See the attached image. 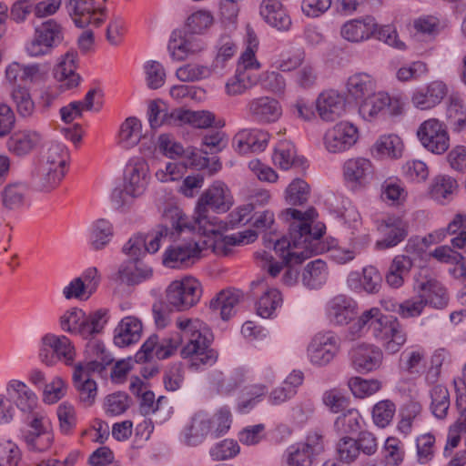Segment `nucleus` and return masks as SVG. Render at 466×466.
<instances>
[{
    "instance_id": "9",
    "label": "nucleus",
    "mask_w": 466,
    "mask_h": 466,
    "mask_svg": "<svg viewBox=\"0 0 466 466\" xmlns=\"http://www.w3.org/2000/svg\"><path fill=\"white\" fill-rule=\"evenodd\" d=\"M358 139V127L349 121H340L326 130L323 144L329 153L337 154L349 150Z\"/></svg>"
},
{
    "instance_id": "18",
    "label": "nucleus",
    "mask_w": 466,
    "mask_h": 466,
    "mask_svg": "<svg viewBox=\"0 0 466 466\" xmlns=\"http://www.w3.org/2000/svg\"><path fill=\"white\" fill-rule=\"evenodd\" d=\"M77 67V53L76 51L66 52L54 68V77L64 90L76 87L81 80L80 76L76 72Z\"/></svg>"
},
{
    "instance_id": "7",
    "label": "nucleus",
    "mask_w": 466,
    "mask_h": 466,
    "mask_svg": "<svg viewBox=\"0 0 466 466\" xmlns=\"http://www.w3.org/2000/svg\"><path fill=\"white\" fill-rule=\"evenodd\" d=\"M166 301L177 311L187 310L200 299L202 289L200 282L193 277H186L172 281L166 291Z\"/></svg>"
},
{
    "instance_id": "2",
    "label": "nucleus",
    "mask_w": 466,
    "mask_h": 466,
    "mask_svg": "<svg viewBox=\"0 0 466 466\" xmlns=\"http://www.w3.org/2000/svg\"><path fill=\"white\" fill-rule=\"evenodd\" d=\"M286 216L293 219L289 225V238H279L275 231L265 233L263 242L266 248H273L284 262L290 264L295 258L296 263H302L314 252V243L325 233L326 227L321 222H315L317 212L311 208L305 212L288 208Z\"/></svg>"
},
{
    "instance_id": "6",
    "label": "nucleus",
    "mask_w": 466,
    "mask_h": 466,
    "mask_svg": "<svg viewBox=\"0 0 466 466\" xmlns=\"http://www.w3.org/2000/svg\"><path fill=\"white\" fill-rule=\"evenodd\" d=\"M164 223L146 236L147 253H156L160 247V240L169 237L176 238L183 232H192V223L184 212L177 208H169L165 210L163 216Z\"/></svg>"
},
{
    "instance_id": "46",
    "label": "nucleus",
    "mask_w": 466,
    "mask_h": 466,
    "mask_svg": "<svg viewBox=\"0 0 466 466\" xmlns=\"http://www.w3.org/2000/svg\"><path fill=\"white\" fill-rule=\"evenodd\" d=\"M447 120L454 132H461L466 127V107L463 100L456 96H451L447 106Z\"/></svg>"
},
{
    "instance_id": "61",
    "label": "nucleus",
    "mask_w": 466,
    "mask_h": 466,
    "mask_svg": "<svg viewBox=\"0 0 466 466\" xmlns=\"http://www.w3.org/2000/svg\"><path fill=\"white\" fill-rule=\"evenodd\" d=\"M314 457L298 443L286 451L287 466H311Z\"/></svg>"
},
{
    "instance_id": "43",
    "label": "nucleus",
    "mask_w": 466,
    "mask_h": 466,
    "mask_svg": "<svg viewBox=\"0 0 466 466\" xmlns=\"http://www.w3.org/2000/svg\"><path fill=\"white\" fill-rule=\"evenodd\" d=\"M42 341L53 348L56 361L61 360L66 364L73 362L76 354L75 348L68 338L66 336L46 335Z\"/></svg>"
},
{
    "instance_id": "5",
    "label": "nucleus",
    "mask_w": 466,
    "mask_h": 466,
    "mask_svg": "<svg viewBox=\"0 0 466 466\" xmlns=\"http://www.w3.org/2000/svg\"><path fill=\"white\" fill-rule=\"evenodd\" d=\"M107 322L106 311L98 309L86 315L82 309L73 308L60 318V326L64 331L89 339L102 332Z\"/></svg>"
},
{
    "instance_id": "36",
    "label": "nucleus",
    "mask_w": 466,
    "mask_h": 466,
    "mask_svg": "<svg viewBox=\"0 0 466 466\" xmlns=\"http://www.w3.org/2000/svg\"><path fill=\"white\" fill-rule=\"evenodd\" d=\"M272 159L275 165L282 169H289L292 167H303L306 159L296 156L294 145L287 140H281L275 147Z\"/></svg>"
},
{
    "instance_id": "16",
    "label": "nucleus",
    "mask_w": 466,
    "mask_h": 466,
    "mask_svg": "<svg viewBox=\"0 0 466 466\" xmlns=\"http://www.w3.org/2000/svg\"><path fill=\"white\" fill-rule=\"evenodd\" d=\"M247 112L256 122L268 124L276 122L281 116L282 108L277 99L260 96L248 101Z\"/></svg>"
},
{
    "instance_id": "40",
    "label": "nucleus",
    "mask_w": 466,
    "mask_h": 466,
    "mask_svg": "<svg viewBox=\"0 0 466 466\" xmlns=\"http://www.w3.org/2000/svg\"><path fill=\"white\" fill-rule=\"evenodd\" d=\"M153 270L150 267L144 266L136 262L135 265L132 263L122 265L116 275L117 279L121 283L127 285H137L152 277Z\"/></svg>"
},
{
    "instance_id": "24",
    "label": "nucleus",
    "mask_w": 466,
    "mask_h": 466,
    "mask_svg": "<svg viewBox=\"0 0 466 466\" xmlns=\"http://www.w3.org/2000/svg\"><path fill=\"white\" fill-rule=\"evenodd\" d=\"M420 297L425 299L426 305L436 309H443L448 304V295L443 285L435 279L417 281L415 285Z\"/></svg>"
},
{
    "instance_id": "30",
    "label": "nucleus",
    "mask_w": 466,
    "mask_h": 466,
    "mask_svg": "<svg viewBox=\"0 0 466 466\" xmlns=\"http://www.w3.org/2000/svg\"><path fill=\"white\" fill-rule=\"evenodd\" d=\"M377 85L375 79L366 73H357L348 78L346 89L348 96L358 103L373 95Z\"/></svg>"
},
{
    "instance_id": "58",
    "label": "nucleus",
    "mask_w": 466,
    "mask_h": 466,
    "mask_svg": "<svg viewBox=\"0 0 466 466\" xmlns=\"http://www.w3.org/2000/svg\"><path fill=\"white\" fill-rule=\"evenodd\" d=\"M349 387L355 397L363 399L376 393L380 389V382L354 377L349 380Z\"/></svg>"
},
{
    "instance_id": "59",
    "label": "nucleus",
    "mask_w": 466,
    "mask_h": 466,
    "mask_svg": "<svg viewBox=\"0 0 466 466\" xmlns=\"http://www.w3.org/2000/svg\"><path fill=\"white\" fill-rule=\"evenodd\" d=\"M35 30L51 46V50L64 39L62 26L53 19L43 23Z\"/></svg>"
},
{
    "instance_id": "13",
    "label": "nucleus",
    "mask_w": 466,
    "mask_h": 466,
    "mask_svg": "<svg viewBox=\"0 0 466 466\" xmlns=\"http://www.w3.org/2000/svg\"><path fill=\"white\" fill-rule=\"evenodd\" d=\"M374 167L366 157H352L343 164V177L353 188L365 187L372 178Z\"/></svg>"
},
{
    "instance_id": "21",
    "label": "nucleus",
    "mask_w": 466,
    "mask_h": 466,
    "mask_svg": "<svg viewBox=\"0 0 466 466\" xmlns=\"http://www.w3.org/2000/svg\"><path fill=\"white\" fill-rule=\"evenodd\" d=\"M447 94V86L441 81H432L423 87L417 88L411 96L413 106L427 110L439 105Z\"/></svg>"
},
{
    "instance_id": "50",
    "label": "nucleus",
    "mask_w": 466,
    "mask_h": 466,
    "mask_svg": "<svg viewBox=\"0 0 466 466\" xmlns=\"http://www.w3.org/2000/svg\"><path fill=\"white\" fill-rule=\"evenodd\" d=\"M11 98L15 106L17 113L27 117L35 111V103L31 97L28 88L22 86H15L11 90Z\"/></svg>"
},
{
    "instance_id": "62",
    "label": "nucleus",
    "mask_w": 466,
    "mask_h": 466,
    "mask_svg": "<svg viewBox=\"0 0 466 466\" xmlns=\"http://www.w3.org/2000/svg\"><path fill=\"white\" fill-rule=\"evenodd\" d=\"M129 407V398L124 392H116L108 395L105 401L106 414L116 416L124 413Z\"/></svg>"
},
{
    "instance_id": "3",
    "label": "nucleus",
    "mask_w": 466,
    "mask_h": 466,
    "mask_svg": "<svg viewBox=\"0 0 466 466\" xmlns=\"http://www.w3.org/2000/svg\"><path fill=\"white\" fill-rule=\"evenodd\" d=\"M231 206L232 198L228 187L220 181L214 182L198 200L195 216L189 218L192 230L207 237L221 235L225 225L216 216H211L209 211L225 213Z\"/></svg>"
},
{
    "instance_id": "57",
    "label": "nucleus",
    "mask_w": 466,
    "mask_h": 466,
    "mask_svg": "<svg viewBox=\"0 0 466 466\" xmlns=\"http://www.w3.org/2000/svg\"><path fill=\"white\" fill-rule=\"evenodd\" d=\"M396 411L395 404L390 400H380L376 403L372 410V419L374 423L384 428L391 421Z\"/></svg>"
},
{
    "instance_id": "41",
    "label": "nucleus",
    "mask_w": 466,
    "mask_h": 466,
    "mask_svg": "<svg viewBox=\"0 0 466 466\" xmlns=\"http://www.w3.org/2000/svg\"><path fill=\"white\" fill-rule=\"evenodd\" d=\"M73 384L78 393L80 402L86 406H92L97 395V384L94 380L86 378V374L77 371L73 373Z\"/></svg>"
},
{
    "instance_id": "34",
    "label": "nucleus",
    "mask_w": 466,
    "mask_h": 466,
    "mask_svg": "<svg viewBox=\"0 0 466 466\" xmlns=\"http://www.w3.org/2000/svg\"><path fill=\"white\" fill-rule=\"evenodd\" d=\"M209 416L204 412L196 413L190 424L184 430V439L187 445L195 446L201 443L210 432Z\"/></svg>"
},
{
    "instance_id": "20",
    "label": "nucleus",
    "mask_w": 466,
    "mask_h": 466,
    "mask_svg": "<svg viewBox=\"0 0 466 466\" xmlns=\"http://www.w3.org/2000/svg\"><path fill=\"white\" fill-rule=\"evenodd\" d=\"M147 185V165L141 160L129 163L126 169V183L124 190L117 194L124 193L133 198L141 196Z\"/></svg>"
},
{
    "instance_id": "1",
    "label": "nucleus",
    "mask_w": 466,
    "mask_h": 466,
    "mask_svg": "<svg viewBox=\"0 0 466 466\" xmlns=\"http://www.w3.org/2000/svg\"><path fill=\"white\" fill-rule=\"evenodd\" d=\"M176 337L159 340L156 334L151 335L135 355L137 363H143L155 355L158 360L172 356L179 345L185 342L180 355L190 360V366L196 370L203 366H212L218 360V352L210 345L212 334L208 326L198 319L177 318Z\"/></svg>"
},
{
    "instance_id": "63",
    "label": "nucleus",
    "mask_w": 466,
    "mask_h": 466,
    "mask_svg": "<svg viewBox=\"0 0 466 466\" xmlns=\"http://www.w3.org/2000/svg\"><path fill=\"white\" fill-rule=\"evenodd\" d=\"M337 452L339 460L345 463L354 461L360 453L356 440L350 437H343L339 441Z\"/></svg>"
},
{
    "instance_id": "23",
    "label": "nucleus",
    "mask_w": 466,
    "mask_h": 466,
    "mask_svg": "<svg viewBox=\"0 0 466 466\" xmlns=\"http://www.w3.org/2000/svg\"><path fill=\"white\" fill-rule=\"evenodd\" d=\"M157 146L159 150L169 158H176L186 155L187 157L191 160V165L200 167H209L208 157H199L197 161L198 154L194 150H185L182 145L177 142L174 137L169 134H162L158 137Z\"/></svg>"
},
{
    "instance_id": "17",
    "label": "nucleus",
    "mask_w": 466,
    "mask_h": 466,
    "mask_svg": "<svg viewBox=\"0 0 466 466\" xmlns=\"http://www.w3.org/2000/svg\"><path fill=\"white\" fill-rule=\"evenodd\" d=\"M350 359L353 368L358 372L366 373L380 368L383 353L378 347L360 344L350 350Z\"/></svg>"
},
{
    "instance_id": "47",
    "label": "nucleus",
    "mask_w": 466,
    "mask_h": 466,
    "mask_svg": "<svg viewBox=\"0 0 466 466\" xmlns=\"http://www.w3.org/2000/svg\"><path fill=\"white\" fill-rule=\"evenodd\" d=\"M22 439L29 451L45 452L54 441L51 431H22Z\"/></svg>"
},
{
    "instance_id": "42",
    "label": "nucleus",
    "mask_w": 466,
    "mask_h": 466,
    "mask_svg": "<svg viewBox=\"0 0 466 466\" xmlns=\"http://www.w3.org/2000/svg\"><path fill=\"white\" fill-rule=\"evenodd\" d=\"M240 294L238 291L222 290L210 301V309L219 311L220 317L228 320L235 313V307L238 304Z\"/></svg>"
},
{
    "instance_id": "48",
    "label": "nucleus",
    "mask_w": 466,
    "mask_h": 466,
    "mask_svg": "<svg viewBox=\"0 0 466 466\" xmlns=\"http://www.w3.org/2000/svg\"><path fill=\"white\" fill-rule=\"evenodd\" d=\"M113 225L106 219L100 218L94 222L90 233V244L93 249L104 248L113 237Z\"/></svg>"
},
{
    "instance_id": "14",
    "label": "nucleus",
    "mask_w": 466,
    "mask_h": 466,
    "mask_svg": "<svg viewBox=\"0 0 466 466\" xmlns=\"http://www.w3.org/2000/svg\"><path fill=\"white\" fill-rule=\"evenodd\" d=\"M200 253L201 249L196 241L178 244L166 250L163 263L172 268H187L199 259Z\"/></svg>"
},
{
    "instance_id": "12",
    "label": "nucleus",
    "mask_w": 466,
    "mask_h": 466,
    "mask_svg": "<svg viewBox=\"0 0 466 466\" xmlns=\"http://www.w3.org/2000/svg\"><path fill=\"white\" fill-rule=\"evenodd\" d=\"M339 350V339L333 332H319L309 345L308 354L312 364L323 367L334 359Z\"/></svg>"
},
{
    "instance_id": "27",
    "label": "nucleus",
    "mask_w": 466,
    "mask_h": 466,
    "mask_svg": "<svg viewBox=\"0 0 466 466\" xmlns=\"http://www.w3.org/2000/svg\"><path fill=\"white\" fill-rule=\"evenodd\" d=\"M356 306V302L350 297L345 295L334 297L329 303V320L337 325H347L357 314Z\"/></svg>"
},
{
    "instance_id": "4",
    "label": "nucleus",
    "mask_w": 466,
    "mask_h": 466,
    "mask_svg": "<svg viewBox=\"0 0 466 466\" xmlns=\"http://www.w3.org/2000/svg\"><path fill=\"white\" fill-rule=\"evenodd\" d=\"M366 328L391 354L398 352L407 340V332L398 319L382 314L378 308L364 311L352 326L357 332Z\"/></svg>"
},
{
    "instance_id": "8",
    "label": "nucleus",
    "mask_w": 466,
    "mask_h": 466,
    "mask_svg": "<svg viewBox=\"0 0 466 466\" xmlns=\"http://www.w3.org/2000/svg\"><path fill=\"white\" fill-rule=\"evenodd\" d=\"M65 8L79 28L89 25L100 26L106 16V7H95V0H66Z\"/></svg>"
},
{
    "instance_id": "45",
    "label": "nucleus",
    "mask_w": 466,
    "mask_h": 466,
    "mask_svg": "<svg viewBox=\"0 0 466 466\" xmlns=\"http://www.w3.org/2000/svg\"><path fill=\"white\" fill-rule=\"evenodd\" d=\"M328 278L326 263L321 259L309 262L303 270L302 282L309 289H319L324 285Z\"/></svg>"
},
{
    "instance_id": "51",
    "label": "nucleus",
    "mask_w": 466,
    "mask_h": 466,
    "mask_svg": "<svg viewBox=\"0 0 466 466\" xmlns=\"http://www.w3.org/2000/svg\"><path fill=\"white\" fill-rule=\"evenodd\" d=\"M334 428L339 434H349L360 429V414L356 409H346L337 417Z\"/></svg>"
},
{
    "instance_id": "64",
    "label": "nucleus",
    "mask_w": 466,
    "mask_h": 466,
    "mask_svg": "<svg viewBox=\"0 0 466 466\" xmlns=\"http://www.w3.org/2000/svg\"><path fill=\"white\" fill-rule=\"evenodd\" d=\"M426 306L425 299L420 295L408 299L399 304L397 312L403 319L419 317Z\"/></svg>"
},
{
    "instance_id": "37",
    "label": "nucleus",
    "mask_w": 466,
    "mask_h": 466,
    "mask_svg": "<svg viewBox=\"0 0 466 466\" xmlns=\"http://www.w3.org/2000/svg\"><path fill=\"white\" fill-rule=\"evenodd\" d=\"M412 267L413 261L409 256H396L392 259L386 274V282L394 289L401 287L404 283V279L409 275Z\"/></svg>"
},
{
    "instance_id": "32",
    "label": "nucleus",
    "mask_w": 466,
    "mask_h": 466,
    "mask_svg": "<svg viewBox=\"0 0 466 466\" xmlns=\"http://www.w3.org/2000/svg\"><path fill=\"white\" fill-rule=\"evenodd\" d=\"M66 173L63 169L39 164L33 173V185L39 191L50 192L58 187Z\"/></svg>"
},
{
    "instance_id": "28",
    "label": "nucleus",
    "mask_w": 466,
    "mask_h": 466,
    "mask_svg": "<svg viewBox=\"0 0 466 466\" xmlns=\"http://www.w3.org/2000/svg\"><path fill=\"white\" fill-rule=\"evenodd\" d=\"M260 15L270 26L279 31H288L291 26L289 15L277 0H263L260 5Z\"/></svg>"
},
{
    "instance_id": "39",
    "label": "nucleus",
    "mask_w": 466,
    "mask_h": 466,
    "mask_svg": "<svg viewBox=\"0 0 466 466\" xmlns=\"http://www.w3.org/2000/svg\"><path fill=\"white\" fill-rule=\"evenodd\" d=\"M142 137L141 121L136 116H129L120 126L118 144L123 148H131L140 142Z\"/></svg>"
},
{
    "instance_id": "19",
    "label": "nucleus",
    "mask_w": 466,
    "mask_h": 466,
    "mask_svg": "<svg viewBox=\"0 0 466 466\" xmlns=\"http://www.w3.org/2000/svg\"><path fill=\"white\" fill-rule=\"evenodd\" d=\"M269 137V134L263 129L244 128L236 134L234 143L240 154L262 152L267 147Z\"/></svg>"
},
{
    "instance_id": "15",
    "label": "nucleus",
    "mask_w": 466,
    "mask_h": 466,
    "mask_svg": "<svg viewBox=\"0 0 466 466\" xmlns=\"http://www.w3.org/2000/svg\"><path fill=\"white\" fill-rule=\"evenodd\" d=\"M316 109L323 121H335L346 112V97L333 89L323 91L316 100Z\"/></svg>"
},
{
    "instance_id": "11",
    "label": "nucleus",
    "mask_w": 466,
    "mask_h": 466,
    "mask_svg": "<svg viewBox=\"0 0 466 466\" xmlns=\"http://www.w3.org/2000/svg\"><path fill=\"white\" fill-rule=\"evenodd\" d=\"M382 111L390 116H400L403 112V103L387 93L376 91L360 103L359 112L366 120H372Z\"/></svg>"
},
{
    "instance_id": "44",
    "label": "nucleus",
    "mask_w": 466,
    "mask_h": 466,
    "mask_svg": "<svg viewBox=\"0 0 466 466\" xmlns=\"http://www.w3.org/2000/svg\"><path fill=\"white\" fill-rule=\"evenodd\" d=\"M68 162L69 151L67 147L64 144L54 142L43 153L39 164L63 169L66 172Z\"/></svg>"
},
{
    "instance_id": "35",
    "label": "nucleus",
    "mask_w": 466,
    "mask_h": 466,
    "mask_svg": "<svg viewBox=\"0 0 466 466\" xmlns=\"http://www.w3.org/2000/svg\"><path fill=\"white\" fill-rule=\"evenodd\" d=\"M91 351L96 358L86 363H78L75 367L74 373H77L80 370L81 373L86 375V378H90L92 373H101L106 370V366L112 363L113 358L106 350L104 345L96 343L91 347Z\"/></svg>"
},
{
    "instance_id": "25",
    "label": "nucleus",
    "mask_w": 466,
    "mask_h": 466,
    "mask_svg": "<svg viewBox=\"0 0 466 466\" xmlns=\"http://www.w3.org/2000/svg\"><path fill=\"white\" fill-rule=\"evenodd\" d=\"M377 29V23L371 16L346 22L340 30L341 36L350 42H361L371 37Z\"/></svg>"
},
{
    "instance_id": "60",
    "label": "nucleus",
    "mask_w": 466,
    "mask_h": 466,
    "mask_svg": "<svg viewBox=\"0 0 466 466\" xmlns=\"http://www.w3.org/2000/svg\"><path fill=\"white\" fill-rule=\"evenodd\" d=\"M309 193V185L302 179H295L286 189V201L292 206L304 204Z\"/></svg>"
},
{
    "instance_id": "33",
    "label": "nucleus",
    "mask_w": 466,
    "mask_h": 466,
    "mask_svg": "<svg viewBox=\"0 0 466 466\" xmlns=\"http://www.w3.org/2000/svg\"><path fill=\"white\" fill-rule=\"evenodd\" d=\"M383 238L376 242L379 249H386L397 246L407 237V224L400 218L389 219L381 227Z\"/></svg>"
},
{
    "instance_id": "49",
    "label": "nucleus",
    "mask_w": 466,
    "mask_h": 466,
    "mask_svg": "<svg viewBox=\"0 0 466 466\" xmlns=\"http://www.w3.org/2000/svg\"><path fill=\"white\" fill-rule=\"evenodd\" d=\"M457 189V182L449 176L440 175L433 178L429 187L431 197L443 202L448 199Z\"/></svg>"
},
{
    "instance_id": "55",
    "label": "nucleus",
    "mask_w": 466,
    "mask_h": 466,
    "mask_svg": "<svg viewBox=\"0 0 466 466\" xmlns=\"http://www.w3.org/2000/svg\"><path fill=\"white\" fill-rule=\"evenodd\" d=\"M322 402L329 411L339 413L348 409L350 400L341 390L333 388L323 393Z\"/></svg>"
},
{
    "instance_id": "31",
    "label": "nucleus",
    "mask_w": 466,
    "mask_h": 466,
    "mask_svg": "<svg viewBox=\"0 0 466 466\" xmlns=\"http://www.w3.org/2000/svg\"><path fill=\"white\" fill-rule=\"evenodd\" d=\"M7 391L16 407L25 414L36 410V395L20 380H11L7 385Z\"/></svg>"
},
{
    "instance_id": "26",
    "label": "nucleus",
    "mask_w": 466,
    "mask_h": 466,
    "mask_svg": "<svg viewBox=\"0 0 466 466\" xmlns=\"http://www.w3.org/2000/svg\"><path fill=\"white\" fill-rule=\"evenodd\" d=\"M142 329V322L138 318L125 317L115 329L114 343L120 348L137 343L141 338Z\"/></svg>"
},
{
    "instance_id": "10",
    "label": "nucleus",
    "mask_w": 466,
    "mask_h": 466,
    "mask_svg": "<svg viewBox=\"0 0 466 466\" xmlns=\"http://www.w3.org/2000/svg\"><path fill=\"white\" fill-rule=\"evenodd\" d=\"M417 137L421 145L433 154H443L450 146L446 127L436 118L422 122L417 130Z\"/></svg>"
},
{
    "instance_id": "29",
    "label": "nucleus",
    "mask_w": 466,
    "mask_h": 466,
    "mask_svg": "<svg viewBox=\"0 0 466 466\" xmlns=\"http://www.w3.org/2000/svg\"><path fill=\"white\" fill-rule=\"evenodd\" d=\"M42 141L40 133L32 130H22L14 133L7 140L8 150L17 157L32 152Z\"/></svg>"
},
{
    "instance_id": "22",
    "label": "nucleus",
    "mask_w": 466,
    "mask_h": 466,
    "mask_svg": "<svg viewBox=\"0 0 466 466\" xmlns=\"http://www.w3.org/2000/svg\"><path fill=\"white\" fill-rule=\"evenodd\" d=\"M259 288H261L263 293L256 303L257 313L262 318H270L275 310L282 305V295L279 289L268 288L264 279H258L251 283L254 295H257L256 289Z\"/></svg>"
},
{
    "instance_id": "53",
    "label": "nucleus",
    "mask_w": 466,
    "mask_h": 466,
    "mask_svg": "<svg viewBox=\"0 0 466 466\" xmlns=\"http://www.w3.org/2000/svg\"><path fill=\"white\" fill-rule=\"evenodd\" d=\"M431 398L433 415L438 419L445 418L450 407V394L447 388L441 385L434 386L431 390Z\"/></svg>"
},
{
    "instance_id": "52",
    "label": "nucleus",
    "mask_w": 466,
    "mask_h": 466,
    "mask_svg": "<svg viewBox=\"0 0 466 466\" xmlns=\"http://www.w3.org/2000/svg\"><path fill=\"white\" fill-rule=\"evenodd\" d=\"M25 187L21 184H10L1 193L2 204L8 210L18 209L25 203Z\"/></svg>"
},
{
    "instance_id": "54",
    "label": "nucleus",
    "mask_w": 466,
    "mask_h": 466,
    "mask_svg": "<svg viewBox=\"0 0 466 466\" xmlns=\"http://www.w3.org/2000/svg\"><path fill=\"white\" fill-rule=\"evenodd\" d=\"M212 69L209 66L198 64H187L177 69V77L183 82H195L211 76Z\"/></svg>"
},
{
    "instance_id": "56",
    "label": "nucleus",
    "mask_w": 466,
    "mask_h": 466,
    "mask_svg": "<svg viewBox=\"0 0 466 466\" xmlns=\"http://www.w3.org/2000/svg\"><path fill=\"white\" fill-rule=\"evenodd\" d=\"M231 413L226 407L220 408L212 417H209V435L216 439L225 434L231 425Z\"/></svg>"
},
{
    "instance_id": "38",
    "label": "nucleus",
    "mask_w": 466,
    "mask_h": 466,
    "mask_svg": "<svg viewBox=\"0 0 466 466\" xmlns=\"http://www.w3.org/2000/svg\"><path fill=\"white\" fill-rule=\"evenodd\" d=\"M372 150L380 158L398 159L402 156L403 143L397 135H383L374 143Z\"/></svg>"
}]
</instances>
